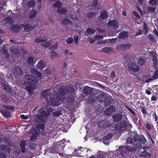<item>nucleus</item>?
<instances>
[{
    "instance_id": "obj_32",
    "label": "nucleus",
    "mask_w": 158,
    "mask_h": 158,
    "mask_svg": "<svg viewBox=\"0 0 158 158\" xmlns=\"http://www.w3.org/2000/svg\"><path fill=\"white\" fill-rule=\"evenodd\" d=\"M124 50H127L130 49L132 46L131 44H123Z\"/></svg>"
},
{
    "instance_id": "obj_58",
    "label": "nucleus",
    "mask_w": 158,
    "mask_h": 158,
    "mask_svg": "<svg viewBox=\"0 0 158 158\" xmlns=\"http://www.w3.org/2000/svg\"><path fill=\"white\" fill-rule=\"evenodd\" d=\"M57 44H55L51 47V48L52 50H55L57 48Z\"/></svg>"
},
{
    "instance_id": "obj_25",
    "label": "nucleus",
    "mask_w": 158,
    "mask_h": 158,
    "mask_svg": "<svg viewBox=\"0 0 158 158\" xmlns=\"http://www.w3.org/2000/svg\"><path fill=\"white\" fill-rule=\"evenodd\" d=\"M100 16L102 19H105L108 17V15L106 11H102L101 12Z\"/></svg>"
},
{
    "instance_id": "obj_56",
    "label": "nucleus",
    "mask_w": 158,
    "mask_h": 158,
    "mask_svg": "<svg viewBox=\"0 0 158 158\" xmlns=\"http://www.w3.org/2000/svg\"><path fill=\"white\" fill-rule=\"evenodd\" d=\"M74 42L76 44H77L78 42V38L77 35H75L74 36Z\"/></svg>"
},
{
    "instance_id": "obj_54",
    "label": "nucleus",
    "mask_w": 158,
    "mask_h": 158,
    "mask_svg": "<svg viewBox=\"0 0 158 158\" xmlns=\"http://www.w3.org/2000/svg\"><path fill=\"white\" fill-rule=\"evenodd\" d=\"M44 126L43 124H39L37 126V127L39 129H40L42 130L44 128Z\"/></svg>"
},
{
    "instance_id": "obj_62",
    "label": "nucleus",
    "mask_w": 158,
    "mask_h": 158,
    "mask_svg": "<svg viewBox=\"0 0 158 158\" xmlns=\"http://www.w3.org/2000/svg\"><path fill=\"white\" fill-rule=\"evenodd\" d=\"M98 4V0H93V5L94 6H96Z\"/></svg>"
},
{
    "instance_id": "obj_36",
    "label": "nucleus",
    "mask_w": 158,
    "mask_h": 158,
    "mask_svg": "<svg viewBox=\"0 0 158 158\" xmlns=\"http://www.w3.org/2000/svg\"><path fill=\"white\" fill-rule=\"evenodd\" d=\"M143 27L144 31H145V34H146L148 32L149 28L144 22L143 23Z\"/></svg>"
},
{
    "instance_id": "obj_23",
    "label": "nucleus",
    "mask_w": 158,
    "mask_h": 158,
    "mask_svg": "<svg viewBox=\"0 0 158 158\" xmlns=\"http://www.w3.org/2000/svg\"><path fill=\"white\" fill-rule=\"evenodd\" d=\"M46 40V38L44 37H37L35 39V41L37 43H42L43 41Z\"/></svg>"
},
{
    "instance_id": "obj_37",
    "label": "nucleus",
    "mask_w": 158,
    "mask_h": 158,
    "mask_svg": "<svg viewBox=\"0 0 158 158\" xmlns=\"http://www.w3.org/2000/svg\"><path fill=\"white\" fill-rule=\"evenodd\" d=\"M10 50L12 53L14 54L17 53L19 52L18 48H11Z\"/></svg>"
},
{
    "instance_id": "obj_17",
    "label": "nucleus",
    "mask_w": 158,
    "mask_h": 158,
    "mask_svg": "<svg viewBox=\"0 0 158 158\" xmlns=\"http://www.w3.org/2000/svg\"><path fill=\"white\" fill-rule=\"evenodd\" d=\"M113 118L114 121L116 122L120 120L121 119L122 116L119 114H115L113 116Z\"/></svg>"
},
{
    "instance_id": "obj_55",
    "label": "nucleus",
    "mask_w": 158,
    "mask_h": 158,
    "mask_svg": "<svg viewBox=\"0 0 158 158\" xmlns=\"http://www.w3.org/2000/svg\"><path fill=\"white\" fill-rule=\"evenodd\" d=\"M148 38L150 39V40L152 41H153L155 40V38L151 34L148 35Z\"/></svg>"
},
{
    "instance_id": "obj_16",
    "label": "nucleus",
    "mask_w": 158,
    "mask_h": 158,
    "mask_svg": "<svg viewBox=\"0 0 158 158\" xmlns=\"http://www.w3.org/2000/svg\"><path fill=\"white\" fill-rule=\"evenodd\" d=\"M15 73L19 75H21L23 74V71L18 66H16L15 68Z\"/></svg>"
},
{
    "instance_id": "obj_61",
    "label": "nucleus",
    "mask_w": 158,
    "mask_h": 158,
    "mask_svg": "<svg viewBox=\"0 0 158 158\" xmlns=\"http://www.w3.org/2000/svg\"><path fill=\"white\" fill-rule=\"evenodd\" d=\"M6 5V2L5 1H3L2 0H0V5L3 6H5Z\"/></svg>"
},
{
    "instance_id": "obj_20",
    "label": "nucleus",
    "mask_w": 158,
    "mask_h": 158,
    "mask_svg": "<svg viewBox=\"0 0 158 158\" xmlns=\"http://www.w3.org/2000/svg\"><path fill=\"white\" fill-rule=\"evenodd\" d=\"M47 40L42 42L41 44L42 46L44 48H47L51 44V43L49 41H47Z\"/></svg>"
},
{
    "instance_id": "obj_41",
    "label": "nucleus",
    "mask_w": 158,
    "mask_h": 158,
    "mask_svg": "<svg viewBox=\"0 0 158 158\" xmlns=\"http://www.w3.org/2000/svg\"><path fill=\"white\" fill-rule=\"evenodd\" d=\"M87 31L89 34L93 35L94 34L95 31L90 28H88L87 30Z\"/></svg>"
},
{
    "instance_id": "obj_19",
    "label": "nucleus",
    "mask_w": 158,
    "mask_h": 158,
    "mask_svg": "<svg viewBox=\"0 0 158 158\" xmlns=\"http://www.w3.org/2000/svg\"><path fill=\"white\" fill-rule=\"evenodd\" d=\"M2 115L6 118H9L10 116V113L8 111L3 110L1 111Z\"/></svg>"
},
{
    "instance_id": "obj_38",
    "label": "nucleus",
    "mask_w": 158,
    "mask_h": 158,
    "mask_svg": "<svg viewBox=\"0 0 158 158\" xmlns=\"http://www.w3.org/2000/svg\"><path fill=\"white\" fill-rule=\"evenodd\" d=\"M6 148H7V151H8L9 152H10V149L8 148H6V145L5 144H0V151H1L4 149L6 150Z\"/></svg>"
},
{
    "instance_id": "obj_12",
    "label": "nucleus",
    "mask_w": 158,
    "mask_h": 158,
    "mask_svg": "<svg viewBox=\"0 0 158 158\" xmlns=\"http://www.w3.org/2000/svg\"><path fill=\"white\" fill-rule=\"evenodd\" d=\"M47 65V64L43 60H41L36 64L37 67L39 69H43Z\"/></svg>"
},
{
    "instance_id": "obj_21",
    "label": "nucleus",
    "mask_w": 158,
    "mask_h": 158,
    "mask_svg": "<svg viewBox=\"0 0 158 158\" xmlns=\"http://www.w3.org/2000/svg\"><path fill=\"white\" fill-rule=\"evenodd\" d=\"M128 36V33L126 32L123 31L119 34L118 37L122 39H124L127 38Z\"/></svg>"
},
{
    "instance_id": "obj_13",
    "label": "nucleus",
    "mask_w": 158,
    "mask_h": 158,
    "mask_svg": "<svg viewBox=\"0 0 158 158\" xmlns=\"http://www.w3.org/2000/svg\"><path fill=\"white\" fill-rule=\"evenodd\" d=\"M102 52L108 54H111L114 52L113 48L109 47H105L102 49Z\"/></svg>"
},
{
    "instance_id": "obj_11",
    "label": "nucleus",
    "mask_w": 158,
    "mask_h": 158,
    "mask_svg": "<svg viewBox=\"0 0 158 158\" xmlns=\"http://www.w3.org/2000/svg\"><path fill=\"white\" fill-rule=\"evenodd\" d=\"M115 107L113 106H111L106 110L105 113L108 115H110L114 113L115 111Z\"/></svg>"
},
{
    "instance_id": "obj_18",
    "label": "nucleus",
    "mask_w": 158,
    "mask_h": 158,
    "mask_svg": "<svg viewBox=\"0 0 158 158\" xmlns=\"http://www.w3.org/2000/svg\"><path fill=\"white\" fill-rule=\"evenodd\" d=\"M25 89L29 94H32L35 90V86L33 85L31 86H27L25 88Z\"/></svg>"
},
{
    "instance_id": "obj_53",
    "label": "nucleus",
    "mask_w": 158,
    "mask_h": 158,
    "mask_svg": "<svg viewBox=\"0 0 158 158\" xmlns=\"http://www.w3.org/2000/svg\"><path fill=\"white\" fill-rule=\"evenodd\" d=\"M31 135H32L30 138V140H35L36 139V136L35 134L33 133H31Z\"/></svg>"
},
{
    "instance_id": "obj_49",
    "label": "nucleus",
    "mask_w": 158,
    "mask_h": 158,
    "mask_svg": "<svg viewBox=\"0 0 158 158\" xmlns=\"http://www.w3.org/2000/svg\"><path fill=\"white\" fill-rule=\"evenodd\" d=\"M66 42L68 44H71L73 42V39L72 37L68 38L66 40Z\"/></svg>"
},
{
    "instance_id": "obj_8",
    "label": "nucleus",
    "mask_w": 158,
    "mask_h": 158,
    "mask_svg": "<svg viewBox=\"0 0 158 158\" xmlns=\"http://www.w3.org/2000/svg\"><path fill=\"white\" fill-rule=\"evenodd\" d=\"M20 26L21 28L24 27L23 31L25 32H29L35 28L33 27H31L29 24L25 25L23 24H20Z\"/></svg>"
},
{
    "instance_id": "obj_31",
    "label": "nucleus",
    "mask_w": 158,
    "mask_h": 158,
    "mask_svg": "<svg viewBox=\"0 0 158 158\" xmlns=\"http://www.w3.org/2000/svg\"><path fill=\"white\" fill-rule=\"evenodd\" d=\"M57 11L58 13L61 14H65L67 12V10L66 9L61 8H57Z\"/></svg>"
},
{
    "instance_id": "obj_42",
    "label": "nucleus",
    "mask_w": 158,
    "mask_h": 158,
    "mask_svg": "<svg viewBox=\"0 0 158 158\" xmlns=\"http://www.w3.org/2000/svg\"><path fill=\"white\" fill-rule=\"evenodd\" d=\"M127 143H134L133 138L129 137L127 139Z\"/></svg>"
},
{
    "instance_id": "obj_48",
    "label": "nucleus",
    "mask_w": 158,
    "mask_h": 158,
    "mask_svg": "<svg viewBox=\"0 0 158 158\" xmlns=\"http://www.w3.org/2000/svg\"><path fill=\"white\" fill-rule=\"evenodd\" d=\"M29 146L31 149L34 150L36 146V145L34 143H31L30 144Z\"/></svg>"
},
{
    "instance_id": "obj_46",
    "label": "nucleus",
    "mask_w": 158,
    "mask_h": 158,
    "mask_svg": "<svg viewBox=\"0 0 158 158\" xmlns=\"http://www.w3.org/2000/svg\"><path fill=\"white\" fill-rule=\"evenodd\" d=\"M53 115L55 116H58L62 114L61 111H56L53 112Z\"/></svg>"
},
{
    "instance_id": "obj_27",
    "label": "nucleus",
    "mask_w": 158,
    "mask_h": 158,
    "mask_svg": "<svg viewBox=\"0 0 158 158\" xmlns=\"http://www.w3.org/2000/svg\"><path fill=\"white\" fill-rule=\"evenodd\" d=\"M154 67L156 69V70L154 73L153 77L154 79H156L158 77V63H157L156 67L154 66Z\"/></svg>"
},
{
    "instance_id": "obj_51",
    "label": "nucleus",
    "mask_w": 158,
    "mask_h": 158,
    "mask_svg": "<svg viewBox=\"0 0 158 158\" xmlns=\"http://www.w3.org/2000/svg\"><path fill=\"white\" fill-rule=\"evenodd\" d=\"M5 108L7 110H13L14 109V107L10 106H4Z\"/></svg>"
},
{
    "instance_id": "obj_30",
    "label": "nucleus",
    "mask_w": 158,
    "mask_h": 158,
    "mask_svg": "<svg viewBox=\"0 0 158 158\" xmlns=\"http://www.w3.org/2000/svg\"><path fill=\"white\" fill-rule=\"evenodd\" d=\"M96 98L94 96H90L88 97V102L89 103H93Z\"/></svg>"
},
{
    "instance_id": "obj_26",
    "label": "nucleus",
    "mask_w": 158,
    "mask_h": 158,
    "mask_svg": "<svg viewBox=\"0 0 158 158\" xmlns=\"http://www.w3.org/2000/svg\"><path fill=\"white\" fill-rule=\"evenodd\" d=\"M61 23L64 25H69L72 24V22L69 19H65L63 20Z\"/></svg>"
},
{
    "instance_id": "obj_22",
    "label": "nucleus",
    "mask_w": 158,
    "mask_h": 158,
    "mask_svg": "<svg viewBox=\"0 0 158 158\" xmlns=\"http://www.w3.org/2000/svg\"><path fill=\"white\" fill-rule=\"evenodd\" d=\"M27 145L26 142L24 141H22L20 143V145L23 152H25L26 151L25 147Z\"/></svg>"
},
{
    "instance_id": "obj_24",
    "label": "nucleus",
    "mask_w": 158,
    "mask_h": 158,
    "mask_svg": "<svg viewBox=\"0 0 158 158\" xmlns=\"http://www.w3.org/2000/svg\"><path fill=\"white\" fill-rule=\"evenodd\" d=\"M34 58L32 57H29L27 60V64L31 65H34L35 63V62L34 61Z\"/></svg>"
},
{
    "instance_id": "obj_33",
    "label": "nucleus",
    "mask_w": 158,
    "mask_h": 158,
    "mask_svg": "<svg viewBox=\"0 0 158 158\" xmlns=\"http://www.w3.org/2000/svg\"><path fill=\"white\" fill-rule=\"evenodd\" d=\"M36 11L35 10H32L29 15V18L31 19H33L35 17L36 15Z\"/></svg>"
},
{
    "instance_id": "obj_15",
    "label": "nucleus",
    "mask_w": 158,
    "mask_h": 158,
    "mask_svg": "<svg viewBox=\"0 0 158 158\" xmlns=\"http://www.w3.org/2000/svg\"><path fill=\"white\" fill-rule=\"evenodd\" d=\"M152 56L153 57V66L154 67H156V65H157V63H158V61H157L156 57L157 55L156 53L153 52H151Z\"/></svg>"
},
{
    "instance_id": "obj_39",
    "label": "nucleus",
    "mask_w": 158,
    "mask_h": 158,
    "mask_svg": "<svg viewBox=\"0 0 158 158\" xmlns=\"http://www.w3.org/2000/svg\"><path fill=\"white\" fill-rule=\"evenodd\" d=\"M115 49L118 51H122L124 50L123 44L119 45L116 46Z\"/></svg>"
},
{
    "instance_id": "obj_14",
    "label": "nucleus",
    "mask_w": 158,
    "mask_h": 158,
    "mask_svg": "<svg viewBox=\"0 0 158 158\" xmlns=\"http://www.w3.org/2000/svg\"><path fill=\"white\" fill-rule=\"evenodd\" d=\"M108 25L113 27L115 28L118 27L119 26L118 23L116 20H113L109 21L108 23Z\"/></svg>"
},
{
    "instance_id": "obj_43",
    "label": "nucleus",
    "mask_w": 158,
    "mask_h": 158,
    "mask_svg": "<svg viewBox=\"0 0 158 158\" xmlns=\"http://www.w3.org/2000/svg\"><path fill=\"white\" fill-rule=\"evenodd\" d=\"M4 88L8 92L10 93L11 92V89L9 87V86L6 85H4Z\"/></svg>"
},
{
    "instance_id": "obj_64",
    "label": "nucleus",
    "mask_w": 158,
    "mask_h": 158,
    "mask_svg": "<svg viewBox=\"0 0 158 158\" xmlns=\"http://www.w3.org/2000/svg\"><path fill=\"white\" fill-rule=\"evenodd\" d=\"M0 158H6V155L4 153L0 152Z\"/></svg>"
},
{
    "instance_id": "obj_60",
    "label": "nucleus",
    "mask_w": 158,
    "mask_h": 158,
    "mask_svg": "<svg viewBox=\"0 0 158 158\" xmlns=\"http://www.w3.org/2000/svg\"><path fill=\"white\" fill-rule=\"evenodd\" d=\"M103 38V36L102 35H98L96 36L95 37L96 40H98L100 39H102Z\"/></svg>"
},
{
    "instance_id": "obj_59",
    "label": "nucleus",
    "mask_w": 158,
    "mask_h": 158,
    "mask_svg": "<svg viewBox=\"0 0 158 158\" xmlns=\"http://www.w3.org/2000/svg\"><path fill=\"white\" fill-rule=\"evenodd\" d=\"M37 71V70L34 69H31V73L34 74H35Z\"/></svg>"
},
{
    "instance_id": "obj_6",
    "label": "nucleus",
    "mask_w": 158,
    "mask_h": 158,
    "mask_svg": "<svg viewBox=\"0 0 158 158\" xmlns=\"http://www.w3.org/2000/svg\"><path fill=\"white\" fill-rule=\"evenodd\" d=\"M98 125V127L100 128L105 129L110 126V124L108 121L104 120L99 122Z\"/></svg>"
},
{
    "instance_id": "obj_57",
    "label": "nucleus",
    "mask_w": 158,
    "mask_h": 158,
    "mask_svg": "<svg viewBox=\"0 0 158 158\" xmlns=\"http://www.w3.org/2000/svg\"><path fill=\"white\" fill-rule=\"evenodd\" d=\"M64 53L66 55H71L73 54L72 52H70L68 50H65L64 51Z\"/></svg>"
},
{
    "instance_id": "obj_40",
    "label": "nucleus",
    "mask_w": 158,
    "mask_h": 158,
    "mask_svg": "<svg viewBox=\"0 0 158 158\" xmlns=\"http://www.w3.org/2000/svg\"><path fill=\"white\" fill-rule=\"evenodd\" d=\"M61 2L59 1H57L55 3L54 5L53 6L57 8H60L61 7Z\"/></svg>"
},
{
    "instance_id": "obj_44",
    "label": "nucleus",
    "mask_w": 158,
    "mask_h": 158,
    "mask_svg": "<svg viewBox=\"0 0 158 158\" xmlns=\"http://www.w3.org/2000/svg\"><path fill=\"white\" fill-rule=\"evenodd\" d=\"M96 14L93 12H90L88 15V17L90 19L93 18L95 15Z\"/></svg>"
},
{
    "instance_id": "obj_4",
    "label": "nucleus",
    "mask_w": 158,
    "mask_h": 158,
    "mask_svg": "<svg viewBox=\"0 0 158 158\" xmlns=\"http://www.w3.org/2000/svg\"><path fill=\"white\" fill-rule=\"evenodd\" d=\"M129 69V71L130 72H137L139 70V67L135 63L131 62L128 65Z\"/></svg>"
},
{
    "instance_id": "obj_7",
    "label": "nucleus",
    "mask_w": 158,
    "mask_h": 158,
    "mask_svg": "<svg viewBox=\"0 0 158 158\" xmlns=\"http://www.w3.org/2000/svg\"><path fill=\"white\" fill-rule=\"evenodd\" d=\"M118 125L119 129L123 130L130 125V123L127 121H122Z\"/></svg>"
},
{
    "instance_id": "obj_50",
    "label": "nucleus",
    "mask_w": 158,
    "mask_h": 158,
    "mask_svg": "<svg viewBox=\"0 0 158 158\" xmlns=\"http://www.w3.org/2000/svg\"><path fill=\"white\" fill-rule=\"evenodd\" d=\"M135 135L133 136V139L134 140V142H138L139 140V136L135 134Z\"/></svg>"
},
{
    "instance_id": "obj_35",
    "label": "nucleus",
    "mask_w": 158,
    "mask_h": 158,
    "mask_svg": "<svg viewBox=\"0 0 158 158\" xmlns=\"http://www.w3.org/2000/svg\"><path fill=\"white\" fill-rule=\"evenodd\" d=\"M113 136V135L111 133L108 134L106 135L105 136L103 137L104 140H106L111 138Z\"/></svg>"
},
{
    "instance_id": "obj_5",
    "label": "nucleus",
    "mask_w": 158,
    "mask_h": 158,
    "mask_svg": "<svg viewBox=\"0 0 158 158\" xmlns=\"http://www.w3.org/2000/svg\"><path fill=\"white\" fill-rule=\"evenodd\" d=\"M26 78L31 84L36 83L38 81L37 77L32 75L27 74L26 76Z\"/></svg>"
},
{
    "instance_id": "obj_9",
    "label": "nucleus",
    "mask_w": 158,
    "mask_h": 158,
    "mask_svg": "<svg viewBox=\"0 0 158 158\" xmlns=\"http://www.w3.org/2000/svg\"><path fill=\"white\" fill-rule=\"evenodd\" d=\"M106 98V95L103 93H100L96 98V100L99 102H104Z\"/></svg>"
},
{
    "instance_id": "obj_10",
    "label": "nucleus",
    "mask_w": 158,
    "mask_h": 158,
    "mask_svg": "<svg viewBox=\"0 0 158 158\" xmlns=\"http://www.w3.org/2000/svg\"><path fill=\"white\" fill-rule=\"evenodd\" d=\"M93 89L87 86H85L83 87L82 90V92L84 94L86 95H89L93 91Z\"/></svg>"
},
{
    "instance_id": "obj_34",
    "label": "nucleus",
    "mask_w": 158,
    "mask_h": 158,
    "mask_svg": "<svg viewBox=\"0 0 158 158\" xmlns=\"http://www.w3.org/2000/svg\"><path fill=\"white\" fill-rule=\"evenodd\" d=\"M5 21L7 23H12L13 22L12 19L10 17H6L5 18Z\"/></svg>"
},
{
    "instance_id": "obj_52",
    "label": "nucleus",
    "mask_w": 158,
    "mask_h": 158,
    "mask_svg": "<svg viewBox=\"0 0 158 158\" xmlns=\"http://www.w3.org/2000/svg\"><path fill=\"white\" fill-rule=\"evenodd\" d=\"M58 56V54L56 52H53L51 53L50 56L51 58H53L55 57Z\"/></svg>"
},
{
    "instance_id": "obj_45",
    "label": "nucleus",
    "mask_w": 158,
    "mask_h": 158,
    "mask_svg": "<svg viewBox=\"0 0 158 158\" xmlns=\"http://www.w3.org/2000/svg\"><path fill=\"white\" fill-rule=\"evenodd\" d=\"M148 10L151 13H154L155 11L156 8L154 7H148Z\"/></svg>"
},
{
    "instance_id": "obj_29",
    "label": "nucleus",
    "mask_w": 158,
    "mask_h": 158,
    "mask_svg": "<svg viewBox=\"0 0 158 158\" xmlns=\"http://www.w3.org/2000/svg\"><path fill=\"white\" fill-rule=\"evenodd\" d=\"M137 62L140 65L143 66L145 63V60L143 58L139 57L138 59Z\"/></svg>"
},
{
    "instance_id": "obj_28",
    "label": "nucleus",
    "mask_w": 158,
    "mask_h": 158,
    "mask_svg": "<svg viewBox=\"0 0 158 158\" xmlns=\"http://www.w3.org/2000/svg\"><path fill=\"white\" fill-rule=\"evenodd\" d=\"M20 26H19L17 25L13 26H12L11 29L14 32H18L20 31Z\"/></svg>"
},
{
    "instance_id": "obj_1",
    "label": "nucleus",
    "mask_w": 158,
    "mask_h": 158,
    "mask_svg": "<svg viewBox=\"0 0 158 158\" xmlns=\"http://www.w3.org/2000/svg\"><path fill=\"white\" fill-rule=\"evenodd\" d=\"M74 91V89L70 87H62L59 89L58 93H56L55 95V101L54 98H51V102L52 105H59L60 102L65 99V98L63 95L67 94L69 92H73Z\"/></svg>"
},
{
    "instance_id": "obj_2",
    "label": "nucleus",
    "mask_w": 158,
    "mask_h": 158,
    "mask_svg": "<svg viewBox=\"0 0 158 158\" xmlns=\"http://www.w3.org/2000/svg\"><path fill=\"white\" fill-rule=\"evenodd\" d=\"M47 114L46 112L40 109L38 110V114L35 115V119L37 118V120L38 122L42 123L44 122V120L43 118L47 117Z\"/></svg>"
},
{
    "instance_id": "obj_47",
    "label": "nucleus",
    "mask_w": 158,
    "mask_h": 158,
    "mask_svg": "<svg viewBox=\"0 0 158 158\" xmlns=\"http://www.w3.org/2000/svg\"><path fill=\"white\" fill-rule=\"evenodd\" d=\"M35 4V3L34 1L31 0L28 3V6L29 7H31L33 6Z\"/></svg>"
},
{
    "instance_id": "obj_63",
    "label": "nucleus",
    "mask_w": 158,
    "mask_h": 158,
    "mask_svg": "<svg viewBox=\"0 0 158 158\" xmlns=\"http://www.w3.org/2000/svg\"><path fill=\"white\" fill-rule=\"evenodd\" d=\"M127 108L132 114H133L134 115H135V111L133 110H132L131 109L129 108L128 107H127Z\"/></svg>"
},
{
    "instance_id": "obj_3",
    "label": "nucleus",
    "mask_w": 158,
    "mask_h": 158,
    "mask_svg": "<svg viewBox=\"0 0 158 158\" xmlns=\"http://www.w3.org/2000/svg\"><path fill=\"white\" fill-rule=\"evenodd\" d=\"M52 94V92L51 91V89L46 90L42 92L41 94V96L42 98H45L47 100H48V98H50V102H51V98H54V101H55V96L53 97H51V96Z\"/></svg>"
}]
</instances>
